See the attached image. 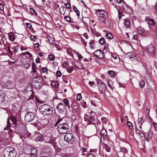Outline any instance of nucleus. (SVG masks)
I'll return each instance as SVG.
<instances>
[{"instance_id": "nucleus-21", "label": "nucleus", "mask_w": 157, "mask_h": 157, "mask_svg": "<svg viewBox=\"0 0 157 157\" xmlns=\"http://www.w3.org/2000/svg\"><path fill=\"white\" fill-rule=\"evenodd\" d=\"M146 21L149 25H153L155 24V21L154 20L150 18L149 17L146 18Z\"/></svg>"}, {"instance_id": "nucleus-45", "label": "nucleus", "mask_w": 157, "mask_h": 157, "mask_svg": "<svg viewBox=\"0 0 157 157\" xmlns=\"http://www.w3.org/2000/svg\"><path fill=\"white\" fill-rule=\"evenodd\" d=\"M64 19L66 21L69 22H71V18L68 16H65Z\"/></svg>"}, {"instance_id": "nucleus-35", "label": "nucleus", "mask_w": 157, "mask_h": 157, "mask_svg": "<svg viewBox=\"0 0 157 157\" xmlns=\"http://www.w3.org/2000/svg\"><path fill=\"white\" fill-rule=\"evenodd\" d=\"M145 81L144 80L141 81L139 83V86L142 89L145 86Z\"/></svg>"}, {"instance_id": "nucleus-49", "label": "nucleus", "mask_w": 157, "mask_h": 157, "mask_svg": "<svg viewBox=\"0 0 157 157\" xmlns=\"http://www.w3.org/2000/svg\"><path fill=\"white\" fill-rule=\"evenodd\" d=\"M82 98V95L80 93L78 94L77 96L76 99L77 100L80 101Z\"/></svg>"}, {"instance_id": "nucleus-53", "label": "nucleus", "mask_w": 157, "mask_h": 157, "mask_svg": "<svg viewBox=\"0 0 157 157\" xmlns=\"http://www.w3.org/2000/svg\"><path fill=\"white\" fill-rule=\"evenodd\" d=\"M9 39L11 41H13L14 40V37L13 36L10 35L9 36Z\"/></svg>"}, {"instance_id": "nucleus-50", "label": "nucleus", "mask_w": 157, "mask_h": 157, "mask_svg": "<svg viewBox=\"0 0 157 157\" xmlns=\"http://www.w3.org/2000/svg\"><path fill=\"white\" fill-rule=\"evenodd\" d=\"M90 45L91 48L92 49H94L95 48V46L94 44V43L92 40L90 42Z\"/></svg>"}, {"instance_id": "nucleus-19", "label": "nucleus", "mask_w": 157, "mask_h": 157, "mask_svg": "<svg viewBox=\"0 0 157 157\" xmlns=\"http://www.w3.org/2000/svg\"><path fill=\"white\" fill-rule=\"evenodd\" d=\"M146 49L148 52L152 53L154 52L155 49L153 45L152 44L148 45L146 47Z\"/></svg>"}, {"instance_id": "nucleus-36", "label": "nucleus", "mask_w": 157, "mask_h": 157, "mask_svg": "<svg viewBox=\"0 0 157 157\" xmlns=\"http://www.w3.org/2000/svg\"><path fill=\"white\" fill-rule=\"evenodd\" d=\"M48 59L50 61H53L55 59V56L52 54H50L48 57Z\"/></svg>"}, {"instance_id": "nucleus-41", "label": "nucleus", "mask_w": 157, "mask_h": 157, "mask_svg": "<svg viewBox=\"0 0 157 157\" xmlns=\"http://www.w3.org/2000/svg\"><path fill=\"white\" fill-rule=\"evenodd\" d=\"M127 124L129 128L130 129H132L133 127V126L132 124L130 122L128 121L127 122Z\"/></svg>"}, {"instance_id": "nucleus-17", "label": "nucleus", "mask_w": 157, "mask_h": 157, "mask_svg": "<svg viewBox=\"0 0 157 157\" xmlns=\"http://www.w3.org/2000/svg\"><path fill=\"white\" fill-rule=\"evenodd\" d=\"M72 111L74 113L77 111L78 109V105L77 103L73 102L71 105Z\"/></svg>"}, {"instance_id": "nucleus-60", "label": "nucleus", "mask_w": 157, "mask_h": 157, "mask_svg": "<svg viewBox=\"0 0 157 157\" xmlns=\"http://www.w3.org/2000/svg\"><path fill=\"white\" fill-rule=\"evenodd\" d=\"M36 63H39L40 62V59L39 57L37 58L36 59Z\"/></svg>"}, {"instance_id": "nucleus-40", "label": "nucleus", "mask_w": 157, "mask_h": 157, "mask_svg": "<svg viewBox=\"0 0 157 157\" xmlns=\"http://www.w3.org/2000/svg\"><path fill=\"white\" fill-rule=\"evenodd\" d=\"M74 68L72 67H68L67 68V71L69 73H71L74 70Z\"/></svg>"}, {"instance_id": "nucleus-51", "label": "nucleus", "mask_w": 157, "mask_h": 157, "mask_svg": "<svg viewBox=\"0 0 157 157\" xmlns=\"http://www.w3.org/2000/svg\"><path fill=\"white\" fill-rule=\"evenodd\" d=\"M65 6L67 7V9H71V4L70 3V2H68L67 3L65 4Z\"/></svg>"}, {"instance_id": "nucleus-54", "label": "nucleus", "mask_w": 157, "mask_h": 157, "mask_svg": "<svg viewBox=\"0 0 157 157\" xmlns=\"http://www.w3.org/2000/svg\"><path fill=\"white\" fill-rule=\"evenodd\" d=\"M30 38L32 40L34 41H35L36 39V37L35 36L33 35L31 36L30 37Z\"/></svg>"}, {"instance_id": "nucleus-25", "label": "nucleus", "mask_w": 157, "mask_h": 157, "mask_svg": "<svg viewBox=\"0 0 157 157\" xmlns=\"http://www.w3.org/2000/svg\"><path fill=\"white\" fill-rule=\"evenodd\" d=\"M124 24L126 28H129L130 25V22L129 20L128 19H125L124 21Z\"/></svg>"}, {"instance_id": "nucleus-4", "label": "nucleus", "mask_w": 157, "mask_h": 157, "mask_svg": "<svg viewBox=\"0 0 157 157\" xmlns=\"http://www.w3.org/2000/svg\"><path fill=\"white\" fill-rule=\"evenodd\" d=\"M65 140L70 144H72L74 140L73 134L71 133L66 134L64 136Z\"/></svg>"}, {"instance_id": "nucleus-15", "label": "nucleus", "mask_w": 157, "mask_h": 157, "mask_svg": "<svg viewBox=\"0 0 157 157\" xmlns=\"http://www.w3.org/2000/svg\"><path fill=\"white\" fill-rule=\"evenodd\" d=\"M127 55L132 60H139L136 55L133 52L128 53L127 54Z\"/></svg>"}, {"instance_id": "nucleus-20", "label": "nucleus", "mask_w": 157, "mask_h": 157, "mask_svg": "<svg viewBox=\"0 0 157 157\" xmlns=\"http://www.w3.org/2000/svg\"><path fill=\"white\" fill-rule=\"evenodd\" d=\"M107 15L105 16H100L99 17V22L101 23H104L106 24V18Z\"/></svg>"}, {"instance_id": "nucleus-11", "label": "nucleus", "mask_w": 157, "mask_h": 157, "mask_svg": "<svg viewBox=\"0 0 157 157\" xmlns=\"http://www.w3.org/2000/svg\"><path fill=\"white\" fill-rule=\"evenodd\" d=\"M10 120L12 122V126L11 127V128H14V129H15L17 125V118L14 116H11L10 117Z\"/></svg>"}, {"instance_id": "nucleus-34", "label": "nucleus", "mask_w": 157, "mask_h": 157, "mask_svg": "<svg viewBox=\"0 0 157 157\" xmlns=\"http://www.w3.org/2000/svg\"><path fill=\"white\" fill-rule=\"evenodd\" d=\"M73 10L76 13L77 15L78 16H79L80 13L77 8L75 6H73Z\"/></svg>"}, {"instance_id": "nucleus-30", "label": "nucleus", "mask_w": 157, "mask_h": 157, "mask_svg": "<svg viewBox=\"0 0 157 157\" xmlns=\"http://www.w3.org/2000/svg\"><path fill=\"white\" fill-rule=\"evenodd\" d=\"M137 30L138 33L140 34H142L144 31V28L140 26L138 27Z\"/></svg>"}, {"instance_id": "nucleus-3", "label": "nucleus", "mask_w": 157, "mask_h": 157, "mask_svg": "<svg viewBox=\"0 0 157 157\" xmlns=\"http://www.w3.org/2000/svg\"><path fill=\"white\" fill-rule=\"evenodd\" d=\"M69 128V127L67 124L63 123L58 125L57 129L60 133L63 134L67 132Z\"/></svg>"}, {"instance_id": "nucleus-59", "label": "nucleus", "mask_w": 157, "mask_h": 157, "mask_svg": "<svg viewBox=\"0 0 157 157\" xmlns=\"http://www.w3.org/2000/svg\"><path fill=\"white\" fill-rule=\"evenodd\" d=\"M107 50L106 47L105 46L103 48V51L102 52L103 53V54L104 53H106L107 52Z\"/></svg>"}, {"instance_id": "nucleus-62", "label": "nucleus", "mask_w": 157, "mask_h": 157, "mask_svg": "<svg viewBox=\"0 0 157 157\" xmlns=\"http://www.w3.org/2000/svg\"><path fill=\"white\" fill-rule=\"evenodd\" d=\"M101 120L104 122V123H105L107 121V119L105 117H102L101 118Z\"/></svg>"}, {"instance_id": "nucleus-46", "label": "nucleus", "mask_w": 157, "mask_h": 157, "mask_svg": "<svg viewBox=\"0 0 157 157\" xmlns=\"http://www.w3.org/2000/svg\"><path fill=\"white\" fill-rule=\"evenodd\" d=\"M153 134L152 132L150 131L148 134L147 138L148 139H151L152 137Z\"/></svg>"}, {"instance_id": "nucleus-2", "label": "nucleus", "mask_w": 157, "mask_h": 157, "mask_svg": "<svg viewBox=\"0 0 157 157\" xmlns=\"http://www.w3.org/2000/svg\"><path fill=\"white\" fill-rule=\"evenodd\" d=\"M17 153L11 147H6L4 150L3 155L4 157H16Z\"/></svg>"}, {"instance_id": "nucleus-12", "label": "nucleus", "mask_w": 157, "mask_h": 157, "mask_svg": "<svg viewBox=\"0 0 157 157\" xmlns=\"http://www.w3.org/2000/svg\"><path fill=\"white\" fill-rule=\"evenodd\" d=\"M5 85L6 87L9 89L14 88L15 87L14 84L10 80H8L6 82Z\"/></svg>"}, {"instance_id": "nucleus-7", "label": "nucleus", "mask_w": 157, "mask_h": 157, "mask_svg": "<svg viewBox=\"0 0 157 157\" xmlns=\"http://www.w3.org/2000/svg\"><path fill=\"white\" fill-rule=\"evenodd\" d=\"M147 83L149 89L152 90L155 89V82L152 79H148L147 81Z\"/></svg>"}, {"instance_id": "nucleus-37", "label": "nucleus", "mask_w": 157, "mask_h": 157, "mask_svg": "<svg viewBox=\"0 0 157 157\" xmlns=\"http://www.w3.org/2000/svg\"><path fill=\"white\" fill-rule=\"evenodd\" d=\"M63 101L66 106L68 107H70L69 101L68 100L66 99H64L63 100Z\"/></svg>"}, {"instance_id": "nucleus-52", "label": "nucleus", "mask_w": 157, "mask_h": 157, "mask_svg": "<svg viewBox=\"0 0 157 157\" xmlns=\"http://www.w3.org/2000/svg\"><path fill=\"white\" fill-rule=\"evenodd\" d=\"M81 105L84 108H85L87 107L86 103L85 101H82L81 102Z\"/></svg>"}, {"instance_id": "nucleus-24", "label": "nucleus", "mask_w": 157, "mask_h": 157, "mask_svg": "<svg viewBox=\"0 0 157 157\" xmlns=\"http://www.w3.org/2000/svg\"><path fill=\"white\" fill-rule=\"evenodd\" d=\"M66 10V7L63 6H61L59 9L61 14L63 15L65 13Z\"/></svg>"}, {"instance_id": "nucleus-22", "label": "nucleus", "mask_w": 157, "mask_h": 157, "mask_svg": "<svg viewBox=\"0 0 157 157\" xmlns=\"http://www.w3.org/2000/svg\"><path fill=\"white\" fill-rule=\"evenodd\" d=\"M5 94L1 91H0V103H2L4 101Z\"/></svg>"}, {"instance_id": "nucleus-31", "label": "nucleus", "mask_w": 157, "mask_h": 157, "mask_svg": "<svg viewBox=\"0 0 157 157\" xmlns=\"http://www.w3.org/2000/svg\"><path fill=\"white\" fill-rule=\"evenodd\" d=\"M101 136H103V137L107 135L106 130L105 129H102L101 130Z\"/></svg>"}, {"instance_id": "nucleus-26", "label": "nucleus", "mask_w": 157, "mask_h": 157, "mask_svg": "<svg viewBox=\"0 0 157 157\" xmlns=\"http://www.w3.org/2000/svg\"><path fill=\"white\" fill-rule=\"evenodd\" d=\"M11 126V124L10 121L9 117H8L7 119V127L4 128V131H6V130H8V129L10 128Z\"/></svg>"}, {"instance_id": "nucleus-8", "label": "nucleus", "mask_w": 157, "mask_h": 157, "mask_svg": "<svg viewBox=\"0 0 157 157\" xmlns=\"http://www.w3.org/2000/svg\"><path fill=\"white\" fill-rule=\"evenodd\" d=\"M127 153L128 151L124 147H121L118 154L120 157H123L124 156L125 154H127Z\"/></svg>"}, {"instance_id": "nucleus-18", "label": "nucleus", "mask_w": 157, "mask_h": 157, "mask_svg": "<svg viewBox=\"0 0 157 157\" xmlns=\"http://www.w3.org/2000/svg\"><path fill=\"white\" fill-rule=\"evenodd\" d=\"M96 13L98 15L100 16L107 15V13L104 10H98L96 12Z\"/></svg>"}, {"instance_id": "nucleus-29", "label": "nucleus", "mask_w": 157, "mask_h": 157, "mask_svg": "<svg viewBox=\"0 0 157 157\" xmlns=\"http://www.w3.org/2000/svg\"><path fill=\"white\" fill-rule=\"evenodd\" d=\"M47 39L48 40L49 43L50 44H54V39L51 36H47Z\"/></svg>"}, {"instance_id": "nucleus-47", "label": "nucleus", "mask_w": 157, "mask_h": 157, "mask_svg": "<svg viewBox=\"0 0 157 157\" xmlns=\"http://www.w3.org/2000/svg\"><path fill=\"white\" fill-rule=\"evenodd\" d=\"M109 74L111 77H113L115 75V73L113 71H109L108 72Z\"/></svg>"}, {"instance_id": "nucleus-28", "label": "nucleus", "mask_w": 157, "mask_h": 157, "mask_svg": "<svg viewBox=\"0 0 157 157\" xmlns=\"http://www.w3.org/2000/svg\"><path fill=\"white\" fill-rule=\"evenodd\" d=\"M124 10L128 13H131L132 12V9L129 6H127L126 8H124Z\"/></svg>"}, {"instance_id": "nucleus-6", "label": "nucleus", "mask_w": 157, "mask_h": 157, "mask_svg": "<svg viewBox=\"0 0 157 157\" xmlns=\"http://www.w3.org/2000/svg\"><path fill=\"white\" fill-rule=\"evenodd\" d=\"M98 89L100 91L103 92L106 89L105 84L101 80H99L98 82Z\"/></svg>"}, {"instance_id": "nucleus-9", "label": "nucleus", "mask_w": 157, "mask_h": 157, "mask_svg": "<svg viewBox=\"0 0 157 157\" xmlns=\"http://www.w3.org/2000/svg\"><path fill=\"white\" fill-rule=\"evenodd\" d=\"M57 109L60 113L63 112L65 109V106L63 103H59L57 106Z\"/></svg>"}, {"instance_id": "nucleus-10", "label": "nucleus", "mask_w": 157, "mask_h": 157, "mask_svg": "<svg viewBox=\"0 0 157 157\" xmlns=\"http://www.w3.org/2000/svg\"><path fill=\"white\" fill-rule=\"evenodd\" d=\"M94 55L95 56L99 58H102L104 57L103 53L100 50L96 51L94 52Z\"/></svg>"}, {"instance_id": "nucleus-27", "label": "nucleus", "mask_w": 157, "mask_h": 157, "mask_svg": "<svg viewBox=\"0 0 157 157\" xmlns=\"http://www.w3.org/2000/svg\"><path fill=\"white\" fill-rule=\"evenodd\" d=\"M44 139L43 136L40 135L36 137L35 140L36 141H41L43 140Z\"/></svg>"}, {"instance_id": "nucleus-58", "label": "nucleus", "mask_w": 157, "mask_h": 157, "mask_svg": "<svg viewBox=\"0 0 157 157\" xmlns=\"http://www.w3.org/2000/svg\"><path fill=\"white\" fill-rule=\"evenodd\" d=\"M56 75L58 77H60L61 75V73L60 71H57L56 73Z\"/></svg>"}, {"instance_id": "nucleus-43", "label": "nucleus", "mask_w": 157, "mask_h": 157, "mask_svg": "<svg viewBox=\"0 0 157 157\" xmlns=\"http://www.w3.org/2000/svg\"><path fill=\"white\" fill-rule=\"evenodd\" d=\"M26 55L29 56V57L32 56V55L29 52H25L22 53L21 54V55Z\"/></svg>"}, {"instance_id": "nucleus-56", "label": "nucleus", "mask_w": 157, "mask_h": 157, "mask_svg": "<svg viewBox=\"0 0 157 157\" xmlns=\"http://www.w3.org/2000/svg\"><path fill=\"white\" fill-rule=\"evenodd\" d=\"M41 71L43 73H47L48 69L47 67H43Z\"/></svg>"}, {"instance_id": "nucleus-5", "label": "nucleus", "mask_w": 157, "mask_h": 157, "mask_svg": "<svg viewBox=\"0 0 157 157\" xmlns=\"http://www.w3.org/2000/svg\"><path fill=\"white\" fill-rule=\"evenodd\" d=\"M34 118V115L33 113L29 112L26 113L25 116V120L27 122H30Z\"/></svg>"}, {"instance_id": "nucleus-1", "label": "nucleus", "mask_w": 157, "mask_h": 157, "mask_svg": "<svg viewBox=\"0 0 157 157\" xmlns=\"http://www.w3.org/2000/svg\"><path fill=\"white\" fill-rule=\"evenodd\" d=\"M40 112L44 115L50 116L53 114V108L49 105L44 104L39 107Z\"/></svg>"}, {"instance_id": "nucleus-14", "label": "nucleus", "mask_w": 157, "mask_h": 157, "mask_svg": "<svg viewBox=\"0 0 157 157\" xmlns=\"http://www.w3.org/2000/svg\"><path fill=\"white\" fill-rule=\"evenodd\" d=\"M100 103L99 100L97 98L93 99L90 101V103L91 105L95 107L98 106Z\"/></svg>"}, {"instance_id": "nucleus-38", "label": "nucleus", "mask_w": 157, "mask_h": 157, "mask_svg": "<svg viewBox=\"0 0 157 157\" xmlns=\"http://www.w3.org/2000/svg\"><path fill=\"white\" fill-rule=\"evenodd\" d=\"M106 36H107L108 39L110 40L113 38V36L112 35V33H107L106 34Z\"/></svg>"}, {"instance_id": "nucleus-63", "label": "nucleus", "mask_w": 157, "mask_h": 157, "mask_svg": "<svg viewBox=\"0 0 157 157\" xmlns=\"http://www.w3.org/2000/svg\"><path fill=\"white\" fill-rule=\"evenodd\" d=\"M26 25L27 26L29 27V28H31L32 27V25L30 23H26Z\"/></svg>"}, {"instance_id": "nucleus-64", "label": "nucleus", "mask_w": 157, "mask_h": 157, "mask_svg": "<svg viewBox=\"0 0 157 157\" xmlns=\"http://www.w3.org/2000/svg\"><path fill=\"white\" fill-rule=\"evenodd\" d=\"M4 9V7L3 5L0 3V10H3Z\"/></svg>"}, {"instance_id": "nucleus-61", "label": "nucleus", "mask_w": 157, "mask_h": 157, "mask_svg": "<svg viewBox=\"0 0 157 157\" xmlns=\"http://www.w3.org/2000/svg\"><path fill=\"white\" fill-rule=\"evenodd\" d=\"M89 84L91 86H93L94 85V82H89Z\"/></svg>"}, {"instance_id": "nucleus-48", "label": "nucleus", "mask_w": 157, "mask_h": 157, "mask_svg": "<svg viewBox=\"0 0 157 157\" xmlns=\"http://www.w3.org/2000/svg\"><path fill=\"white\" fill-rule=\"evenodd\" d=\"M99 42L101 44H103L105 42V39L104 38H102L99 40Z\"/></svg>"}, {"instance_id": "nucleus-13", "label": "nucleus", "mask_w": 157, "mask_h": 157, "mask_svg": "<svg viewBox=\"0 0 157 157\" xmlns=\"http://www.w3.org/2000/svg\"><path fill=\"white\" fill-rule=\"evenodd\" d=\"M136 132L137 134L139 135L141 139H143L144 138V132L142 130H140L138 129H136Z\"/></svg>"}, {"instance_id": "nucleus-57", "label": "nucleus", "mask_w": 157, "mask_h": 157, "mask_svg": "<svg viewBox=\"0 0 157 157\" xmlns=\"http://www.w3.org/2000/svg\"><path fill=\"white\" fill-rule=\"evenodd\" d=\"M76 54H77V56L78 58V59L79 60L82 59V55H81V54H79L78 53V52H76Z\"/></svg>"}, {"instance_id": "nucleus-39", "label": "nucleus", "mask_w": 157, "mask_h": 157, "mask_svg": "<svg viewBox=\"0 0 157 157\" xmlns=\"http://www.w3.org/2000/svg\"><path fill=\"white\" fill-rule=\"evenodd\" d=\"M52 86L57 87L59 86L58 82L56 81H54L52 82Z\"/></svg>"}, {"instance_id": "nucleus-16", "label": "nucleus", "mask_w": 157, "mask_h": 157, "mask_svg": "<svg viewBox=\"0 0 157 157\" xmlns=\"http://www.w3.org/2000/svg\"><path fill=\"white\" fill-rule=\"evenodd\" d=\"M37 150L36 148H32L31 149L30 155L31 157H36L37 154Z\"/></svg>"}, {"instance_id": "nucleus-44", "label": "nucleus", "mask_w": 157, "mask_h": 157, "mask_svg": "<svg viewBox=\"0 0 157 157\" xmlns=\"http://www.w3.org/2000/svg\"><path fill=\"white\" fill-rule=\"evenodd\" d=\"M95 120L94 118L93 117H90L88 123L91 124L93 123V122Z\"/></svg>"}, {"instance_id": "nucleus-32", "label": "nucleus", "mask_w": 157, "mask_h": 157, "mask_svg": "<svg viewBox=\"0 0 157 157\" xmlns=\"http://www.w3.org/2000/svg\"><path fill=\"white\" fill-rule=\"evenodd\" d=\"M104 147L106 151L109 152L110 151L111 147L105 144H104Z\"/></svg>"}, {"instance_id": "nucleus-42", "label": "nucleus", "mask_w": 157, "mask_h": 157, "mask_svg": "<svg viewBox=\"0 0 157 157\" xmlns=\"http://www.w3.org/2000/svg\"><path fill=\"white\" fill-rule=\"evenodd\" d=\"M30 11L32 14H35L36 16L37 15V13L35 12L33 8L30 9Z\"/></svg>"}, {"instance_id": "nucleus-23", "label": "nucleus", "mask_w": 157, "mask_h": 157, "mask_svg": "<svg viewBox=\"0 0 157 157\" xmlns=\"http://www.w3.org/2000/svg\"><path fill=\"white\" fill-rule=\"evenodd\" d=\"M143 122H144L143 121V119L141 117L138 119L137 125L139 126V128L141 129H142V124Z\"/></svg>"}, {"instance_id": "nucleus-33", "label": "nucleus", "mask_w": 157, "mask_h": 157, "mask_svg": "<svg viewBox=\"0 0 157 157\" xmlns=\"http://www.w3.org/2000/svg\"><path fill=\"white\" fill-rule=\"evenodd\" d=\"M32 72L33 73H35L36 72V64L35 63H32Z\"/></svg>"}, {"instance_id": "nucleus-55", "label": "nucleus", "mask_w": 157, "mask_h": 157, "mask_svg": "<svg viewBox=\"0 0 157 157\" xmlns=\"http://www.w3.org/2000/svg\"><path fill=\"white\" fill-rule=\"evenodd\" d=\"M122 12L121 10H119L118 11V17L119 18H121Z\"/></svg>"}]
</instances>
